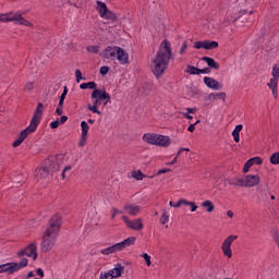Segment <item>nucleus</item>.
<instances>
[{
    "label": "nucleus",
    "instance_id": "obj_1",
    "mask_svg": "<svg viewBox=\"0 0 279 279\" xmlns=\"http://www.w3.org/2000/svg\"><path fill=\"white\" fill-rule=\"evenodd\" d=\"M173 60V53L171 52V43L163 40L153 59L151 72L156 77L165 75V72L169 69V62Z\"/></svg>",
    "mask_w": 279,
    "mask_h": 279
},
{
    "label": "nucleus",
    "instance_id": "obj_2",
    "mask_svg": "<svg viewBox=\"0 0 279 279\" xmlns=\"http://www.w3.org/2000/svg\"><path fill=\"white\" fill-rule=\"evenodd\" d=\"M61 226L62 218L60 215H56L50 219L49 227L46 229L40 244L41 252L47 253L53 250V245H56L58 241V232H60Z\"/></svg>",
    "mask_w": 279,
    "mask_h": 279
},
{
    "label": "nucleus",
    "instance_id": "obj_3",
    "mask_svg": "<svg viewBox=\"0 0 279 279\" xmlns=\"http://www.w3.org/2000/svg\"><path fill=\"white\" fill-rule=\"evenodd\" d=\"M102 60H118L120 64H130V54L118 46H108L101 53Z\"/></svg>",
    "mask_w": 279,
    "mask_h": 279
},
{
    "label": "nucleus",
    "instance_id": "obj_4",
    "mask_svg": "<svg viewBox=\"0 0 279 279\" xmlns=\"http://www.w3.org/2000/svg\"><path fill=\"white\" fill-rule=\"evenodd\" d=\"M136 243V236H130L120 243H116L107 248L100 251L104 256H110V254H117V252H123L125 247H131Z\"/></svg>",
    "mask_w": 279,
    "mask_h": 279
},
{
    "label": "nucleus",
    "instance_id": "obj_5",
    "mask_svg": "<svg viewBox=\"0 0 279 279\" xmlns=\"http://www.w3.org/2000/svg\"><path fill=\"white\" fill-rule=\"evenodd\" d=\"M14 21L17 25H25V27H33V24L25 20L21 13H2L0 14L1 23H10Z\"/></svg>",
    "mask_w": 279,
    "mask_h": 279
},
{
    "label": "nucleus",
    "instance_id": "obj_6",
    "mask_svg": "<svg viewBox=\"0 0 279 279\" xmlns=\"http://www.w3.org/2000/svg\"><path fill=\"white\" fill-rule=\"evenodd\" d=\"M29 260L27 258H23L20 263H7L0 265V274H8V276H12L15 271L23 269V267H27Z\"/></svg>",
    "mask_w": 279,
    "mask_h": 279
},
{
    "label": "nucleus",
    "instance_id": "obj_7",
    "mask_svg": "<svg viewBox=\"0 0 279 279\" xmlns=\"http://www.w3.org/2000/svg\"><path fill=\"white\" fill-rule=\"evenodd\" d=\"M90 97H92V99H94L93 106H96L97 108H99V105L101 104V101H105L104 106H108V104H110V101L112 99L110 94H108L106 92V88H104V89H95L92 93Z\"/></svg>",
    "mask_w": 279,
    "mask_h": 279
},
{
    "label": "nucleus",
    "instance_id": "obj_8",
    "mask_svg": "<svg viewBox=\"0 0 279 279\" xmlns=\"http://www.w3.org/2000/svg\"><path fill=\"white\" fill-rule=\"evenodd\" d=\"M45 105H43V102H38L28 126L36 131L38 129V125H40V121H43Z\"/></svg>",
    "mask_w": 279,
    "mask_h": 279
},
{
    "label": "nucleus",
    "instance_id": "obj_9",
    "mask_svg": "<svg viewBox=\"0 0 279 279\" xmlns=\"http://www.w3.org/2000/svg\"><path fill=\"white\" fill-rule=\"evenodd\" d=\"M239 239V235H229L222 243L221 250L228 258H232V243Z\"/></svg>",
    "mask_w": 279,
    "mask_h": 279
},
{
    "label": "nucleus",
    "instance_id": "obj_10",
    "mask_svg": "<svg viewBox=\"0 0 279 279\" xmlns=\"http://www.w3.org/2000/svg\"><path fill=\"white\" fill-rule=\"evenodd\" d=\"M17 256H28V258H33V260H36L38 258L36 243H31L26 248L20 251L17 253Z\"/></svg>",
    "mask_w": 279,
    "mask_h": 279
},
{
    "label": "nucleus",
    "instance_id": "obj_11",
    "mask_svg": "<svg viewBox=\"0 0 279 279\" xmlns=\"http://www.w3.org/2000/svg\"><path fill=\"white\" fill-rule=\"evenodd\" d=\"M122 220L126 223V227L130 228L131 230H143V218H137L135 220H130L128 216H122Z\"/></svg>",
    "mask_w": 279,
    "mask_h": 279
},
{
    "label": "nucleus",
    "instance_id": "obj_12",
    "mask_svg": "<svg viewBox=\"0 0 279 279\" xmlns=\"http://www.w3.org/2000/svg\"><path fill=\"white\" fill-rule=\"evenodd\" d=\"M219 47V43L210 41V40H199L194 43V49H206L207 51H211V49H217Z\"/></svg>",
    "mask_w": 279,
    "mask_h": 279
},
{
    "label": "nucleus",
    "instance_id": "obj_13",
    "mask_svg": "<svg viewBox=\"0 0 279 279\" xmlns=\"http://www.w3.org/2000/svg\"><path fill=\"white\" fill-rule=\"evenodd\" d=\"M33 132H36V131H35V129H32L31 126H27L26 129H24L20 133L19 138H16L13 142L12 147H19L25 141V138H27V136H29V134H33Z\"/></svg>",
    "mask_w": 279,
    "mask_h": 279
},
{
    "label": "nucleus",
    "instance_id": "obj_14",
    "mask_svg": "<svg viewBox=\"0 0 279 279\" xmlns=\"http://www.w3.org/2000/svg\"><path fill=\"white\" fill-rule=\"evenodd\" d=\"M243 180L246 189H252V186H257V184H260V177H258V174H247L243 178Z\"/></svg>",
    "mask_w": 279,
    "mask_h": 279
},
{
    "label": "nucleus",
    "instance_id": "obj_15",
    "mask_svg": "<svg viewBox=\"0 0 279 279\" xmlns=\"http://www.w3.org/2000/svg\"><path fill=\"white\" fill-rule=\"evenodd\" d=\"M204 84L207 86V88H211V90H221V88H223L221 83L210 76L204 77Z\"/></svg>",
    "mask_w": 279,
    "mask_h": 279
},
{
    "label": "nucleus",
    "instance_id": "obj_16",
    "mask_svg": "<svg viewBox=\"0 0 279 279\" xmlns=\"http://www.w3.org/2000/svg\"><path fill=\"white\" fill-rule=\"evenodd\" d=\"M190 206L191 207V213H195V210H197V204H195V202H189L184 198H181L178 201V203L175 205H173V202L170 201L169 206H171L172 208H180V206Z\"/></svg>",
    "mask_w": 279,
    "mask_h": 279
},
{
    "label": "nucleus",
    "instance_id": "obj_17",
    "mask_svg": "<svg viewBox=\"0 0 279 279\" xmlns=\"http://www.w3.org/2000/svg\"><path fill=\"white\" fill-rule=\"evenodd\" d=\"M124 210L128 213V215H131V217H136V215L141 213V206L128 204L124 206Z\"/></svg>",
    "mask_w": 279,
    "mask_h": 279
},
{
    "label": "nucleus",
    "instance_id": "obj_18",
    "mask_svg": "<svg viewBox=\"0 0 279 279\" xmlns=\"http://www.w3.org/2000/svg\"><path fill=\"white\" fill-rule=\"evenodd\" d=\"M158 147H169L171 145V138L167 135H157V143Z\"/></svg>",
    "mask_w": 279,
    "mask_h": 279
},
{
    "label": "nucleus",
    "instance_id": "obj_19",
    "mask_svg": "<svg viewBox=\"0 0 279 279\" xmlns=\"http://www.w3.org/2000/svg\"><path fill=\"white\" fill-rule=\"evenodd\" d=\"M202 60H203V62H206L208 69H213L214 71H219L220 65L213 58H210V57H203Z\"/></svg>",
    "mask_w": 279,
    "mask_h": 279
},
{
    "label": "nucleus",
    "instance_id": "obj_20",
    "mask_svg": "<svg viewBox=\"0 0 279 279\" xmlns=\"http://www.w3.org/2000/svg\"><path fill=\"white\" fill-rule=\"evenodd\" d=\"M158 138V134L145 133L142 136L144 143H148V145H156Z\"/></svg>",
    "mask_w": 279,
    "mask_h": 279
},
{
    "label": "nucleus",
    "instance_id": "obj_21",
    "mask_svg": "<svg viewBox=\"0 0 279 279\" xmlns=\"http://www.w3.org/2000/svg\"><path fill=\"white\" fill-rule=\"evenodd\" d=\"M96 10L100 14V17L104 19V16H106V12H108V5H106V2H101L100 0H97Z\"/></svg>",
    "mask_w": 279,
    "mask_h": 279
},
{
    "label": "nucleus",
    "instance_id": "obj_22",
    "mask_svg": "<svg viewBox=\"0 0 279 279\" xmlns=\"http://www.w3.org/2000/svg\"><path fill=\"white\" fill-rule=\"evenodd\" d=\"M124 269L125 267H123L121 264H117L113 269L109 270V272L112 275L113 278H121Z\"/></svg>",
    "mask_w": 279,
    "mask_h": 279
},
{
    "label": "nucleus",
    "instance_id": "obj_23",
    "mask_svg": "<svg viewBox=\"0 0 279 279\" xmlns=\"http://www.w3.org/2000/svg\"><path fill=\"white\" fill-rule=\"evenodd\" d=\"M49 173H51V172H50V170L47 166L41 167V168L36 170L37 178H40L41 180H45V178H48Z\"/></svg>",
    "mask_w": 279,
    "mask_h": 279
},
{
    "label": "nucleus",
    "instance_id": "obj_24",
    "mask_svg": "<svg viewBox=\"0 0 279 279\" xmlns=\"http://www.w3.org/2000/svg\"><path fill=\"white\" fill-rule=\"evenodd\" d=\"M48 166L47 168L49 169L50 172H56V171H60V163L57 162L56 158H51L48 160Z\"/></svg>",
    "mask_w": 279,
    "mask_h": 279
},
{
    "label": "nucleus",
    "instance_id": "obj_25",
    "mask_svg": "<svg viewBox=\"0 0 279 279\" xmlns=\"http://www.w3.org/2000/svg\"><path fill=\"white\" fill-rule=\"evenodd\" d=\"M81 90H86V88H89V90H98L97 89V83L95 82H87L80 85Z\"/></svg>",
    "mask_w": 279,
    "mask_h": 279
},
{
    "label": "nucleus",
    "instance_id": "obj_26",
    "mask_svg": "<svg viewBox=\"0 0 279 279\" xmlns=\"http://www.w3.org/2000/svg\"><path fill=\"white\" fill-rule=\"evenodd\" d=\"M228 184L230 186H245V181L243 178H240V179H230L228 180Z\"/></svg>",
    "mask_w": 279,
    "mask_h": 279
},
{
    "label": "nucleus",
    "instance_id": "obj_27",
    "mask_svg": "<svg viewBox=\"0 0 279 279\" xmlns=\"http://www.w3.org/2000/svg\"><path fill=\"white\" fill-rule=\"evenodd\" d=\"M68 94H69V88L64 86L63 92L59 99V108H64V99H66Z\"/></svg>",
    "mask_w": 279,
    "mask_h": 279
},
{
    "label": "nucleus",
    "instance_id": "obj_28",
    "mask_svg": "<svg viewBox=\"0 0 279 279\" xmlns=\"http://www.w3.org/2000/svg\"><path fill=\"white\" fill-rule=\"evenodd\" d=\"M185 73H189V75H199V68L195 65H187Z\"/></svg>",
    "mask_w": 279,
    "mask_h": 279
},
{
    "label": "nucleus",
    "instance_id": "obj_29",
    "mask_svg": "<svg viewBox=\"0 0 279 279\" xmlns=\"http://www.w3.org/2000/svg\"><path fill=\"white\" fill-rule=\"evenodd\" d=\"M203 208H207V213H213L215 210V204L211 201H205L202 203Z\"/></svg>",
    "mask_w": 279,
    "mask_h": 279
},
{
    "label": "nucleus",
    "instance_id": "obj_30",
    "mask_svg": "<svg viewBox=\"0 0 279 279\" xmlns=\"http://www.w3.org/2000/svg\"><path fill=\"white\" fill-rule=\"evenodd\" d=\"M81 129H82L81 135L88 136V130H90V126L88 125V122L82 121L81 122Z\"/></svg>",
    "mask_w": 279,
    "mask_h": 279
},
{
    "label": "nucleus",
    "instance_id": "obj_31",
    "mask_svg": "<svg viewBox=\"0 0 279 279\" xmlns=\"http://www.w3.org/2000/svg\"><path fill=\"white\" fill-rule=\"evenodd\" d=\"M104 19H107V21H117V15L112 11L107 9V12H106Z\"/></svg>",
    "mask_w": 279,
    "mask_h": 279
},
{
    "label": "nucleus",
    "instance_id": "obj_32",
    "mask_svg": "<svg viewBox=\"0 0 279 279\" xmlns=\"http://www.w3.org/2000/svg\"><path fill=\"white\" fill-rule=\"evenodd\" d=\"M132 178H134L135 180H143L144 178H146V175L143 174L141 170H137L132 172Z\"/></svg>",
    "mask_w": 279,
    "mask_h": 279
},
{
    "label": "nucleus",
    "instance_id": "obj_33",
    "mask_svg": "<svg viewBox=\"0 0 279 279\" xmlns=\"http://www.w3.org/2000/svg\"><path fill=\"white\" fill-rule=\"evenodd\" d=\"M87 109L90 110V112H94V114H99L101 116V111H99L98 107L96 105H87Z\"/></svg>",
    "mask_w": 279,
    "mask_h": 279
},
{
    "label": "nucleus",
    "instance_id": "obj_34",
    "mask_svg": "<svg viewBox=\"0 0 279 279\" xmlns=\"http://www.w3.org/2000/svg\"><path fill=\"white\" fill-rule=\"evenodd\" d=\"M270 163L271 165H279V151L275 153L270 156Z\"/></svg>",
    "mask_w": 279,
    "mask_h": 279
},
{
    "label": "nucleus",
    "instance_id": "obj_35",
    "mask_svg": "<svg viewBox=\"0 0 279 279\" xmlns=\"http://www.w3.org/2000/svg\"><path fill=\"white\" fill-rule=\"evenodd\" d=\"M160 223L162 226L169 223V215H167V211H163L161 218H160Z\"/></svg>",
    "mask_w": 279,
    "mask_h": 279
},
{
    "label": "nucleus",
    "instance_id": "obj_36",
    "mask_svg": "<svg viewBox=\"0 0 279 279\" xmlns=\"http://www.w3.org/2000/svg\"><path fill=\"white\" fill-rule=\"evenodd\" d=\"M251 167H254V163H252V159H248L245 165H244V168H243V173H247V171H250V168Z\"/></svg>",
    "mask_w": 279,
    "mask_h": 279
},
{
    "label": "nucleus",
    "instance_id": "obj_37",
    "mask_svg": "<svg viewBox=\"0 0 279 279\" xmlns=\"http://www.w3.org/2000/svg\"><path fill=\"white\" fill-rule=\"evenodd\" d=\"M236 21V15H233L230 13V11L227 12V23H234Z\"/></svg>",
    "mask_w": 279,
    "mask_h": 279
},
{
    "label": "nucleus",
    "instance_id": "obj_38",
    "mask_svg": "<svg viewBox=\"0 0 279 279\" xmlns=\"http://www.w3.org/2000/svg\"><path fill=\"white\" fill-rule=\"evenodd\" d=\"M141 256L146 260L147 267H149L151 265V256H149L147 253H143Z\"/></svg>",
    "mask_w": 279,
    "mask_h": 279
},
{
    "label": "nucleus",
    "instance_id": "obj_39",
    "mask_svg": "<svg viewBox=\"0 0 279 279\" xmlns=\"http://www.w3.org/2000/svg\"><path fill=\"white\" fill-rule=\"evenodd\" d=\"M88 53H99V46H89L87 47Z\"/></svg>",
    "mask_w": 279,
    "mask_h": 279
},
{
    "label": "nucleus",
    "instance_id": "obj_40",
    "mask_svg": "<svg viewBox=\"0 0 279 279\" xmlns=\"http://www.w3.org/2000/svg\"><path fill=\"white\" fill-rule=\"evenodd\" d=\"M114 277H112L110 271L107 272H101L99 279H113Z\"/></svg>",
    "mask_w": 279,
    "mask_h": 279
},
{
    "label": "nucleus",
    "instance_id": "obj_41",
    "mask_svg": "<svg viewBox=\"0 0 279 279\" xmlns=\"http://www.w3.org/2000/svg\"><path fill=\"white\" fill-rule=\"evenodd\" d=\"M75 77H76V83L80 84V82H82V80H86L85 77H82V71L81 70H76L75 71Z\"/></svg>",
    "mask_w": 279,
    "mask_h": 279
},
{
    "label": "nucleus",
    "instance_id": "obj_42",
    "mask_svg": "<svg viewBox=\"0 0 279 279\" xmlns=\"http://www.w3.org/2000/svg\"><path fill=\"white\" fill-rule=\"evenodd\" d=\"M189 48V44L186 41L182 43L181 49L179 51L180 56H183V53L186 52V49Z\"/></svg>",
    "mask_w": 279,
    "mask_h": 279
},
{
    "label": "nucleus",
    "instance_id": "obj_43",
    "mask_svg": "<svg viewBox=\"0 0 279 279\" xmlns=\"http://www.w3.org/2000/svg\"><path fill=\"white\" fill-rule=\"evenodd\" d=\"M251 162L253 165H263V159L260 157H253L251 158Z\"/></svg>",
    "mask_w": 279,
    "mask_h": 279
},
{
    "label": "nucleus",
    "instance_id": "obj_44",
    "mask_svg": "<svg viewBox=\"0 0 279 279\" xmlns=\"http://www.w3.org/2000/svg\"><path fill=\"white\" fill-rule=\"evenodd\" d=\"M86 138H88V135H81L78 147H84V145H86Z\"/></svg>",
    "mask_w": 279,
    "mask_h": 279
},
{
    "label": "nucleus",
    "instance_id": "obj_45",
    "mask_svg": "<svg viewBox=\"0 0 279 279\" xmlns=\"http://www.w3.org/2000/svg\"><path fill=\"white\" fill-rule=\"evenodd\" d=\"M59 126H60V120H54L50 123L51 130H58Z\"/></svg>",
    "mask_w": 279,
    "mask_h": 279
},
{
    "label": "nucleus",
    "instance_id": "obj_46",
    "mask_svg": "<svg viewBox=\"0 0 279 279\" xmlns=\"http://www.w3.org/2000/svg\"><path fill=\"white\" fill-rule=\"evenodd\" d=\"M108 71H110V68L108 65H104L100 68V75H108Z\"/></svg>",
    "mask_w": 279,
    "mask_h": 279
},
{
    "label": "nucleus",
    "instance_id": "obj_47",
    "mask_svg": "<svg viewBox=\"0 0 279 279\" xmlns=\"http://www.w3.org/2000/svg\"><path fill=\"white\" fill-rule=\"evenodd\" d=\"M210 73V68L199 69L198 75H208Z\"/></svg>",
    "mask_w": 279,
    "mask_h": 279
},
{
    "label": "nucleus",
    "instance_id": "obj_48",
    "mask_svg": "<svg viewBox=\"0 0 279 279\" xmlns=\"http://www.w3.org/2000/svg\"><path fill=\"white\" fill-rule=\"evenodd\" d=\"M197 123H201V121L197 120L195 123L190 124L187 128V132H195V126L197 125Z\"/></svg>",
    "mask_w": 279,
    "mask_h": 279
},
{
    "label": "nucleus",
    "instance_id": "obj_49",
    "mask_svg": "<svg viewBox=\"0 0 279 279\" xmlns=\"http://www.w3.org/2000/svg\"><path fill=\"white\" fill-rule=\"evenodd\" d=\"M232 136L235 143H239L241 141V135L240 133H236L234 131H232Z\"/></svg>",
    "mask_w": 279,
    "mask_h": 279
},
{
    "label": "nucleus",
    "instance_id": "obj_50",
    "mask_svg": "<svg viewBox=\"0 0 279 279\" xmlns=\"http://www.w3.org/2000/svg\"><path fill=\"white\" fill-rule=\"evenodd\" d=\"M112 216H111V219H114V217H117V215H123V211L117 209V208H113L112 209Z\"/></svg>",
    "mask_w": 279,
    "mask_h": 279
},
{
    "label": "nucleus",
    "instance_id": "obj_51",
    "mask_svg": "<svg viewBox=\"0 0 279 279\" xmlns=\"http://www.w3.org/2000/svg\"><path fill=\"white\" fill-rule=\"evenodd\" d=\"M66 171H71V166H68L63 169L61 175H62V180H64L66 178Z\"/></svg>",
    "mask_w": 279,
    "mask_h": 279
},
{
    "label": "nucleus",
    "instance_id": "obj_52",
    "mask_svg": "<svg viewBox=\"0 0 279 279\" xmlns=\"http://www.w3.org/2000/svg\"><path fill=\"white\" fill-rule=\"evenodd\" d=\"M36 274L40 278H45V270H43V268H37Z\"/></svg>",
    "mask_w": 279,
    "mask_h": 279
},
{
    "label": "nucleus",
    "instance_id": "obj_53",
    "mask_svg": "<svg viewBox=\"0 0 279 279\" xmlns=\"http://www.w3.org/2000/svg\"><path fill=\"white\" fill-rule=\"evenodd\" d=\"M25 90H34V83L29 82L25 85Z\"/></svg>",
    "mask_w": 279,
    "mask_h": 279
},
{
    "label": "nucleus",
    "instance_id": "obj_54",
    "mask_svg": "<svg viewBox=\"0 0 279 279\" xmlns=\"http://www.w3.org/2000/svg\"><path fill=\"white\" fill-rule=\"evenodd\" d=\"M243 130V124H238L233 132H236L238 134H241V131Z\"/></svg>",
    "mask_w": 279,
    "mask_h": 279
},
{
    "label": "nucleus",
    "instance_id": "obj_55",
    "mask_svg": "<svg viewBox=\"0 0 279 279\" xmlns=\"http://www.w3.org/2000/svg\"><path fill=\"white\" fill-rule=\"evenodd\" d=\"M63 112H64V110H62V107H60V106L58 105V108H57V110H56V113L58 114V117H62Z\"/></svg>",
    "mask_w": 279,
    "mask_h": 279
},
{
    "label": "nucleus",
    "instance_id": "obj_56",
    "mask_svg": "<svg viewBox=\"0 0 279 279\" xmlns=\"http://www.w3.org/2000/svg\"><path fill=\"white\" fill-rule=\"evenodd\" d=\"M66 121H69V117H66V116H61L59 123H61V125H63V123H66Z\"/></svg>",
    "mask_w": 279,
    "mask_h": 279
},
{
    "label": "nucleus",
    "instance_id": "obj_57",
    "mask_svg": "<svg viewBox=\"0 0 279 279\" xmlns=\"http://www.w3.org/2000/svg\"><path fill=\"white\" fill-rule=\"evenodd\" d=\"M170 169H161L158 171V175H162V173H169Z\"/></svg>",
    "mask_w": 279,
    "mask_h": 279
},
{
    "label": "nucleus",
    "instance_id": "obj_58",
    "mask_svg": "<svg viewBox=\"0 0 279 279\" xmlns=\"http://www.w3.org/2000/svg\"><path fill=\"white\" fill-rule=\"evenodd\" d=\"M215 97H219V99H223L226 97V93L215 94Z\"/></svg>",
    "mask_w": 279,
    "mask_h": 279
},
{
    "label": "nucleus",
    "instance_id": "obj_59",
    "mask_svg": "<svg viewBox=\"0 0 279 279\" xmlns=\"http://www.w3.org/2000/svg\"><path fill=\"white\" fill-rule=\"evenodd\" d=\"M227 215L230 217V219H232V217H234V213L232 210H228Z\"/></svg>",
    "mask_w": 279,
    "mask_h": 279
},
{
    "label": "nucleus",
    "instance_id": "obj_60",
    "mask_svg": "<svg viewBox=\"0 0 279 279\" xmlns=\"http://www.w3.org/2000/svg\"><path fill=\"white\" fill-rule=\"evenodd\" d=\"M26 278H27V279L34 278V271H29V272L26 275Z\"/></svg>",
    "mask_w": 279,
    "mask_h": 279
},
{
    "label": "nucleus",
    "instance_id": "obj_61",
    "mask_svg": "<svg viewBox=\"0 0 279 279\" xmlns=\"http://www.w3.org/2000/svg\"><path fill=\"white\" fill-rule=\"evenodd\" d=\"M185 119H189L190 121L193 120V116L189 114V113H184Z\"/></svg>",
    "mask_w": 279,
    "mask_h": 279
},
{
    "label": "nucleus",
    "instance_id": "obj_62",
    "mask_svg": "<svg viewBox=\"0 0 279 279\" xmlns=\"http://www.w3.org/2000/svg\"><path fill=\"white\" fill-rule=\"evenodd\" d=\"M187 112L189 114H193V112H195V108H187Z\"/></svg>",
    "mask_w": 279,
    "mask_h": 279
},
{
    "label": "nucleus",
    "instance_id": "obj_63",
    "mask_svg": "<svg viewBox=\"0 0 279 279\" xmlns=\"http://www.w3.org/2000/svg\"><path fill=\"white\" fill-rule=\"evenodd\" d=\"M178 162V157H174L172 161L169 162V165H175Z\"/></svg>",
    "mask_w": 279,
    "mask_h": 279
},
{
    "label": "nucleus",
    "instance_id": "obj_64",
    "mask_svg": "<svg viewBox=\"0 0 279 279\" xmlns=\"http://www.w3.org/2000/svg\"><path fill=\"white\" fill-rule=\"evenodd\" d=\"M87 123H89L90 125H93V124L95 123V120L88 119V120H87Z\"/></svg>",
    "mask_w": 279,
    "mask_h": 279
}]
</instances>
